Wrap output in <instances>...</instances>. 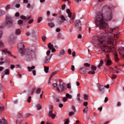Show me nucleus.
Wrapping results in <instances>:
<instances>
[{
	"instance_id": "1",
	"label": "nucleus",
	"mask_w": 124,
	"mask_h": 124,
	"mask_svg": "<svg viewBox=\"0 0 124 124\" xmlns=\"http://www.w3.org/2000/svg\"><path fill=\"white\" fill-rule=\"evenodd\" d=\"M94 44L97 45L103 52L110 53L112 47H109L107 45L109 44L113 45L114 44V39L108 33H103L97 36L96 38L94 41Z\"/></svg>"
},
{
	"instance_id": "2",
	"label": "nucleus",
	"mask_w": 124,
	"mask_h": 124,
	"mask_svg": "<svg viewBox=\"0 0 124 124\" xmlns=\"http://www.w3.org/2000/svg\"><path fill=\"white\" fill-rule=\"evenodd\" d=\"M95 22L96 23L97 26L100 30H105L108 27V24L106 23V20L103 14L97 13L95 18Z\"/></svg>"
},
{
	"instance_id": "3",
	"label": "nucleus",
	"mask_w": 124,
	"mask_h": 124,
	"mask_svg": "<svg viewBox=\"0 0 124 124\" xmlns=\"http://www.w3.org/2000/svg\"><path fill=\"white\" fill-rule=\"evenodd\" d=\"M102 13L104 16L106 21L110 22V21L113 19V13L112 12L111 9H110L108 6L106 5L103 7Z\"/></svg>"
},
{
	"instance_id": "4",
	"label": "nucleus",
	"mask_w": 124,
	"mask_h": 124,
	"mask_svg": "<svg viewBox=\"0 0 124 124\" xmlns=\"http://www.w3.org/2000/svg\"><path fill=\"white\" fill-rule=\"evenodd\" d=\"M15 25L13 18L10 16H7L6 18V21L3 24V27H7L8 29L12 28Z\"/></svg>"
},
{
	"instance_id": "5",
	"label": "nucleus",
	"mask_w": 124,
	"mask_h": 124,
	"mask_svg": "<svg viewBox=\"0 0 124 124\" xmlns=\"http://www.w3.org/2000/svg\"><path fill=\"white\" fill-rule=\"evenodd\" d=\"M59 84L57 86L56 90L57 92H59V93H62V92H63L64 91V89H65V87L66 86V85H65V83L62 82V79H59Z\"/></svg>"
},
{
	"instance_id": "6",
	"label": "nucleus",
	"mask_w": 124,
	"mask_h": 124,
	"mask_svg": "<svg viewBox=\"0 0 124 124\" xmlns=\"http://www.w3.org/2000/svg\"><path fill=\"white\" fill-rule=\"evenodd\" d=\"M66 11V13L68 14V17L69 18V23H70V24H73L74 21H75V17L72 16V13H71L70 9H67Z\"/></svg>"
},
{
	"instance_id": "7",
	"label": "nucleus",
	"mask_w": 124,
	"mask_h": 124,
	"mask_svg": "<svg viewBox=\"0 0 124 124\" xmlns=\"http://www.w3.org/2000/svg\"><path fill=\"white\" fill-rule=\"evenodd\" d=\"M26 58H27V59H29V60H31V59H33V58H35V51L32 50H29L26 54Z\"/></svg>"
},
{
	"instance_id": "8",
	"label": "nucleus",
	"mask_w": 124,
	"mask_h": 124,
	"mask_svg": "<svg viewBox=\"0 0 124 124\" xmlns=\"http://www.w3.org/2000/svg\"><path fill=\"white\" fill-rule=\"evenodd\" d=\"M17 47L19 53H20L22 56L25 55V46L24 44L22 43L18 44Z\"/></svg>"
},
{
	"instance_id": "9",
	"label": "nucleus",
	"mask_w": 124,
	"mask_h": 124,
	"mask_svg": "<svg viewBox=\"0 0 124 124\" xmlns=\"http://www.w3.org/2000/svg\"><path fill=\"white\" fill-rule=\"evenodd\" d=\"M75 27L78 31H81L82 30V24H81V20H77L75 22Z\"/></svg>"
},
{
	"instance_id": "10",
	"label": "nucleus",
	"mask_w": 124,
	"mask_h": 124,
	"mask_svg": "<svg viewBox=\"0 0 124 124\" xmlns=\"http://www.w3.org/2000/svg\"><path fill=\"white\" fill-rule=\"evenodd\" d=\"M31 35V36L32 37V40L34 41H35L36 39H37V35L35 33V31L32 30L31 33H30V32H27L26 33L27 36H30V35Z\"/></svg>"
},
{
	"instance_id": "11",
	"label": "nucleus",
	"mask_w": 124,
	"mask_h": 124,
	"mask_svg": "<svg viewBox=\"0 0 124 124\" xmlns=\"http://www.w3.org/2000/svg\"><path fill=\"white\" fill-rule=\"evenodd\" d=\"M49 108H50V110L48 112V117H50V118H51V119H55V118H56V115L55 113H53V106L49 105Z\"/></svg>"
},
{
	"instance_id": "12",
	"label": "nucleus",
	"mask_w": 124,
	"mask_h": 124,
	"mask_svg": "<svg viewBox=\"0 0 124 124\" xmlns=\"http://www.w3.org/2000/svg\"><path fill=\"white\" fill-rule=\"evenodd\" d=\"M61 19V20H59L58 21V24L59 25H62V24L63 23L64 21H69V18H65V17H64V16L63 15H62L60 16Z\"/></svg>"
},
{
	"instance_id": "13",
	"label": "nucleus",
	"mask_w": 124,
	"mask_h": 124,
	"mask_svg": "<svg viewBox=\"0 0 124 124\" xmlns=\"http://www.w3.org/2000/svg\"><path fill=\"white\" fill-rule=\"evenodd\" d=\"M97 87L99 89V93H104V91H105V86H104V85H98Z\"/></svg>"
},
{
	"instance_id": "14",
	"label": "nucleus",
	"mask_w": 124,
	"mask_h": 124,
	"mask_svg": "<svg viewBox=\"0 0 124 124\" xmlns=\"http://www.w3.org/2000/svg\"><path fill=\"white\" fill-rule=\"evenodd\" d=\"M47 47L49 50H51L52 53L56 52V49L54 48V46L51 44V43H48L47 45Z\"/></svg>"
},
{
	"instance_id": "15",
	"label": "nucleus",
	"mask_w": 124,
	"mask_h": 124,
	"mask_svg": "<svg viewBox=\"0 0 124 124\" xmlns=\"http://www.w3.org/2000/svg\"><path fill=\"white\" fill-rule=\"evenodd\" d=\"M52 56H47L44 59L43 62L45 63H48V62H50V60H51V58Z\"/></svg>"
},
{
	"instance_id": "16",
	"label": "nucleus",
	"mask_w": 124,
	"mask_h": 124,
	"mask_svg": "<svg viewBox=\"0 0 124 124\" xmlns=\"http://www.w3.org/2000/svg\"><path fill=\"white\" fill-rule=\"evenodd\" d=\"M87 70H88V69L86 67H82L79 69V71L81 74H85L87 72Z\"/></svg>"
},
{
	"instance_id": "17",
	"label": "nucleus",
	"mask_w": 124,
	"mask_h": 124,
	"mask_svg": "<svg viewBox=\"0 0 124 124\" xmlns=\"http://www.w3.org/2000/svg\"><path fill=\"white\" fill-rule=\"evenodd\" d=\"M3 54H5V55H10V56H12V54H11V52L8 51L7 49H4L2 50V54L3 55Z\"/></svg>"
},
{
	"instance_id": "18",
	"label": "nucleus",
	"mask_w": 124,
	"mask_h": 124,
	"mask_svg": "<svg viewBox=\"0 0 124 124\" xmlns=\"http://www.w3.org/2000/svg\"><path fill=\"white\" fill-rule=\"evenodd\" d=\"M9 70L6 69L5 71L3 72L1 74V78L3 79V77H4V75H9Z\"/></svg>"
},
{
	"instance_id": "19",
	"label": "nucleus",
	"mask_w": 124,
	"mask_h": 124,
	"mask_svg": "<svg viewBox=\"0 0 124 124\" xmlns=\"http://www.w3.org/2000/svg\"><path fill=\"white\" fill-rule=\"evenodd\" d=\"M105 62L106 65L107 66L111 65L112 64V61L109 59V58H108V59L105 60Z\"/></svg>"
},
{
	"instance_id": "20",
	"label": "nucleus",
	"mask_w": 124,
	"mask_h": 124,
	"mask_svg": "<svg viewBox=\"0 0 124 124\" xmlns=\"http://www.w3.org/2000/svg\"><path fill=\"white\" fill-rule=\"evenodd\" d=\"M119 54L122 56V58L124 59V47H122L120 50H119Z\"/></svg>"
},
{
	"instance_id": "21",
	"label": "nucleus",
	"mask_w": 124,
	"mask_h": 124,
	"mask_svg": "<svg viewBox=\"0 0 124 124\" xmlns=\"http://www.w3.org/2000/svg\"><path fill=\"white\" fill-rule=\"evenodd\" d=\"M65 53V51H64V50L62 49L60 51L59 54H58V56L59 57H62V56H63Z\"/></svg>"
},
{
	"instance_id": "22",
	"label": "nucleus",
	"mask_w": 124,
	"mask_h": 124,
	"mask_svg": "<svg viewBox=\"0 0 124 124\" xmlns=\"http://www.w3.org/2000/svg\"><path fill=\"white\" fill-rule=\"evenodd\" d=\"M0 124H7V120L5 119L0 120Z\"/></svg>"
},
{
	"instance_id": "23",
	"label": "nucleus",
	"mask_w": 124,
	"mask_h": 124,
	"mask_svg": "<svg viewBox=\"0 0 124 124\" xmlns=\"http://www.w3.org/2000/svg\"><path fill=\"white\" fill-rule=\"evenodd\" d=\"M35 68V66H32L31 67H27L29 72H31V71H32L33 69H34Z\"/></svg>"
},
{
	"instance_id": "24",
	"label": "nucleus",
	"mask_w": 124,
	"mask_h": 124,
	"mask_svg": "<svg viewBox=\"0 0 124 124\" xmlns=\"http://www.w3.org/2000/svg\"><path fill=\"white\" fill-rule=\"evenodd\" d=\"M48 26L51 29H52V28H55V24L53 22L48 23Z\"/></svg>"
},
{
	"instance_id": "25",
	"label": "nucleus",
	"mask_w": 124,
	"mask_h": 124,
	"mask_svg": "<svg viewBox=\"0 0 124 124\" xmlns=\"http://www.w3.org/2000/svg\"><path fill=\"white\" fill-rule=\"evenodd\" d=\"M104 63V62L102 60H100V63L98 65V68H99V69H100V67L102 66V64H103Z\"/></svg>"
},
{
	"instance_id": "26",
	"label": "nucleus",
	"mask_w": 124,
	"mask_h": 124,
	"mask_svg": "<svg viewBox=\"0 0 124 124\" xmlns=\"http://www.w3.org/2000/svg\"><path fill=\"white\" fill-rule=\"evenodd\" d=\"M80 96H81V94L80 93L78 94L77 100H78L79 103H81V102H82V101H81V100L80 99Z\"/></svg>"
},
{
	"instance_id": "27",
	"label": "nucleus",
	"mask_w": 124,
	"mask_h": 124,
	"mask_svg": "<svg viewBox=\"0 0 124 124\" xmlns=\"http://www.w3.org/2000/svg\"><path fill=\"white\" fill-rule=\"evenodd\" d=\"M44 70L46 73H48L49 72V67L44 66Z\"/></svg>"
},
{
	"instance_id": "28",
	"label": "nucleus",
	"mask_w": 124,
	"mask_h": 124,
	"mask_svg": "<svg viewBox=\"0 0 124 124\" xmlns=\"http://www.w3.org/2000/svg\"><path fill=\"white\" fill-rule=\"evenodd\" d=\"M120 33H121V31H117L116 33L114 34V36L115 37H117V38H119V36H120Z\"/></svg>"
},
{
	"instance_id": "29",
	"label": "nucleus",
	"mask_w": 124,
	"mask_h": 124,
	"mask_svg": "<svg viewBox=\"0 0 124 124\" xmlns=\"http://www.w3.org/2000/svg\"><path fill=\"white\" fill-rule=\"evenodd\" d=\"M42 20H43V18H42V17H41V16L39 17L37 20V23L38 24L40 23V22H41V21H42Z\"/></svg>"
},
{
	"instance_id": "30",
	"label": "nucleus",
	"mask_w": 124,
	"mask_h": 124,
	"mask_svg": "<svg viewBox=\"0 0 124 124\" xmlns=\"http://www.w3.org/2000/svg\"><path fill=\"white\" fill-rule=\"evenodd\" d=\"M66 98H68V99H71L72 98V96L70 95L69 93L66 94Z\"/></svg>"
},
{
	"instance_id": "31",
	"label": "nucleus",
	"mask_w": 124,
	"mask_h": 124,
	"mask_svg": "<svg viewBox=\"0 0 124 124\" xmlns=\"http://www.w3.org/2000/svg\"><path fill=\"white\" fill-rule=\"evenodd\" d=\"M16 34L19 35L21 34V30L20 29H16Z\"/></svg>"
},
{
	"instance_id": "32",
	"label": "nucleus",
	"mask_w": 124,
	"mask_h": 124,
	"mask_svg": "<svg viewBox=\"0 0 124 124\" xmlns=\"http://www.w3.org/2000/svg\"><path fill=\"white\" fill-rule=\"evenodd\" d=\"M57 73L58 71H55L53 72L50 76V79H52V77H53V76H54V75H56V74H57Z\"/></svg>"
},
{
	"instance_id": "33",
	"label": "nucleus",
	"mask_w": 124,
	"mask_h": 124,
	"mask_svg": "<svg viewBox=\"0 0 124 124\" xmlns=\"http://www.w3.org/2000/svg\"><path fill=\"white\" fill-rule=\"evenodd\" d=\"M83 98L85 100H88L89 98V96L88 95V94H84L83 95Z\"/></svg>"
},
{
	"instance_id": "34",
	"label": "nucleus",
	"mask_w": 124,
	"mask_h": 124,
	"mask_svg": "<svg viewBox=\"0 0 124 124\" xmlns=\"http://www.w3.org/2000/svg\"><path fill=\"white\" fill-rule=\"evenodd\" d=\"M114 57H115V61L119 62V58L118 57V54L115 53L114 54Z\"/></svg>"
},
{
	"instance_id": "35",
	"label": "nucleus",
	"mask_w": 124,
	"mask_h": 124,
	"mask_svg": "<svg viewBox=\"0 0 124 124\" xmlns=\"http://www.w3.org/2000/svg\"><path fill=\"white\" fill-rule=\"evenodd\" d=\"M41 93V88H38L36 91V93L37 94L40 93Z\"/></svg>"
},
{
	"instance_id": "36",
	"label": "nucleus",
	"mask_w": 124,
	"mask_h": 124,
	"mask_svg": "<svg viewBox=\"0 0 124 124\" xmlns=\"http://www.w3.org/2000/svg\"><path fill=\"white\" fill-rule=\"evenodd\" d=\"M96 67H95V66H94V65H92V66H91V69H92V71H95L96 70Z\"/></svg>"
},
{
	"instance_id": "37",
	"label": "nucleus",
	"mask_w": 124,
	"mask_h": 124,
	"mask_svg": "<svg viewBox=\"0 0 124 124\" xmlns=\"http://www.w3.org/2000/svg\"><path fill=\"white\" fill-rule=\"evenodd\" d=\"M88 74H92V75H93V74H95V72L94 71H90L88 72Z\"/></svg>"
},
{
	"instance_id": "38",
	"label": "nucleus",
	"mask_w": 124,
	"mask_h": 124,
	"mask_svg": "<svg viewBox=\"0 0 124 124\" xmlns=\"http://www.w3.org/2000/svg\"><path fill=\"white\" fill-rule=\"evenodd\" d=\"M83 65L85 66V67H90V66H91V64L89 63H85Z\"/></svg>"
},
{
	"instance_id": "39",
	"label": "nucleus",
	"mask_w": 124,
	"mask_h": 124,
	"mask_svg": "<svg viewBox=\"0 0 124 124\" xmlns=\"http://www.w3.org/2000/svg\"><path fill=\"white\" fill-rule=\"evenodd\" d=\"M75 112L74 111H71L69 113V117H72V116H73V115H74Z\"/></svg>"
},
{
	"instance_id": "40",
	"label": "nucleus",
	"mask_w": 124,
	"mask_h": 124,
	"mask_svg": "<svg viewBox=\"0 0 124 124\" xmlns=\"http://www.w3.org/2000/svg\"><path fill=\"white\" fill-rule=\"evenodd\" d=\"M36 106L37 107V110H40L42 108L41 106H40L39 104L36 105Z\"/></svg>"
},
{
	"instance_id": "41",
	"label": "nucleus",
	"mask_w": 124,
	"mask_h": 124,
	"mask_svg": "<svg viewBox=\"0 0 124 124\" xmlns=\"http://www.w3.org/2000/svg\"><path fill=\"white\" fill-rule=\"evenodd\" d=\"M88 111V107H86L83 110L84 114H87V112Z\"/></svg>"
},
{
	"instance_id": "42",
	"label": "nucleus",
	"mask_w": 124,
	"mask_h": 124,
	"mask_svg": "<svg viewBox=\"0 0 124 124\" xmlns=\"http://www.w3.org/2000/svg\"><path fill=\"white\" fill-rule=\"evenodd\" d=\"M57 38H59V39L62 38V33H59L58 34Z\"/></svg>"
},
{
	"instance_id": "43",
	"label": "nucleus",
	"mask_w": 124,
	"mask_h": 124,
	"mask_svg": "<svg viewBox=\"0 0 124 124\" xmlns=\"http://www.w3.org/2000/svg\"><path fill=\"white\" fill-rule=\"evenodd\" d=\"M4 47V45L2 42H0V48H3Z\"/></svg>"
},
{
	"instance_id": "44",
	"label": "nucleus",
	"mask_w": 124,
	"mask_h": 124,
	"mask_svg": "<svg viewBox=\"0 0 124 124\" xmlns=\"http://www.w3.org/2000/svg\"><path fill=\"white\" fill-rule=\"evenodd\" d=\"M20 18L22 19V20H26L27 19V17L25 16H20Z\"/></svg>"
},
{
	"instance_id": "45",
	"label": "nucleus",
	"mask_w": 124,
	"mask_h": 124,
	"mask_svg": "<svg viewBox=\"0 0 124 124\" xmlns=\"http://www.w3.org/2000/svg\"><path fill=\"white\" fill-rule=\"evenodd\" d=\"M52 86L54 88H58V86H59V85H58V83H55L52 84Z\"/></svg>"
},
{
	"instance_id": "46",
	"label": "nucleus",
	"mask_w": 124,
	"mask_h": 124,
	"mask_svg": "<svg viewBox=\"0 0 124 124\" xmlns=\"http://www.w3.org/2000/svg\"><path fill=\"white\" fill-rule=\"evenodd\" d=\"M42 39L43 41V42H45V40H46V36L43 35L42 36Z\"/></svg>"
},
{
	"instance_id": "47",
	"label": "nucleus",
	"mask_w": 124,
	"mask_h": 124,
	"mask_svg": "<svg viewBox=\"0 0 124 124\" xmlns=\"http://www.w3.org/2000/svg\"><path fill=\"white\" fill-rule=\"evenodd\" d=\"M22 114H21V113H18L17 115V119H21V118H22Z\"/></svg>"
},
{
	"instance_id": "48",
	"label": "nucleus",
	"mask_w": 124,
	"mask_h": 124,
	"mask_svg": "<svg viewBox=\"0 0 124 124\" xmlns=\"http://www.w3.org/2000/svg\"><path fill=\"white\" fill-rule=\"evenodd\" d=\"M23 20H19L18 21L17 23L18 25H22V24H23Z\"/></svg>"
},
{
	"instance_id": "49",
	"label": "nucleus",
	"mask_w": 124,
	"mask_h": 124,
	"mask_svg": "<svg viewBox=\"0 0 124 124\" xmlns=\"http://www.w3.org/2000/svg\"><path fill=\"white\" fill-rule=\"evenodd\" d=\"M4 110V108H3V107L0 106V113H1Z\"/></svg>"
},
{
	"instance_id": "50",
	"label": "nucleus",
	"mask_w": 124,
	"mask_h": 124,
	"mask_svg": "<svg viewBox=\"0 0 124 124\" xmlns=\"http://www.w3.org/2000/svg\"><path fill=\"white\" fill-rule=\"evenodd\" d=\"M72 109H73V110H74V113H76L77 110H76V108H75V106H72Z\"/></svg>"
},
{
	"instance_id": "51",
	"label": "nucleus",
	"mask_w": 124,
	"mask_h": 124,
	"mask_svg": "<svg viewBox=\"0 0 124 124\" xmlns=\"http://www.w3.org/2000/svg\"><path fill=\"white\" fill-rule=\"evenodd\" d=\"M71 69L73 71H75V66H74V65H72Z\"/></svg>"
},
{
	"instance_id": "52",
	"label": "nucleus",
	"mask_w": 124,
	"mask_h": 124,
	"mask_svg": "<svg viewBox=\"0 0 124 124\" xmlns=\"http://www.w3.org/2000/svg\"><path fill=\"white\" fill-rule=\"evenodd\" d=\"M116 78H117V76L116 75H112V77L111 78L112 79H116Z\"/></svg>"
},
{
	"instance_id": "53",
	"label": "nucleus",
	"mask_w": 124,
	"mask_h": 124,
	"mask_svg": "<svg viewBox=\"0 0 124 124\" xmlns=\"http://www.w3.org/2000/svg\"><path fill=\"white\" fill-rule=\"evenodd\" d=\"M31 101V96H29L28 97L27 101L29 102V103H30Z\"/></svg>"
},
{
	"instance_id": "54",
	"label": "nucleus",
	"mask_w": 124,
	"mask_h": 124,
	"mask_svg": "<svg viewBox=\"0 0 124 124\" xmlns=\"http://www.w3.org/2000/svg\"><path fill=\"white\" fill-rule=\"evenodd\" d=\"M47 21H48V22H53V21H54V18H47Z\"/></svg>"
},
{
	"instance_id": "55",
	"label": "nucleus",
	"mask_w": 124,
	"mask_h": 124,
	"mask_svg": "<svg viewBox=\"0 0 124 124\" xmlns=\"http://www.w3.org/2000/svg\"><path fill=\"white\" fill-rule=\"evenodd\" d=\"M36 89V88L35 87H34L33 89L32 90L31 92V94H33V93H34V92H35V90Z\"/></svg>"
},
{
	"instance_id": "56",
	"label": "nucleus",
	"mask_w": 124,
	"mask_h": 124,
	"mask_svg": "<svg viewBox=\"0 0 124 124\" xmlns=\"http://www.w3.org/2000/svg\"><path fill=\"white\" fill-rule=\"evenodd\" d=\"M114 71H115V72L116 73H121V70L120 69H117V70H114Z\"/></svg>"
},
{
	"instance_id": "57",
	"label": "nucleus",
	"mask_w": 124,
	"mask_h": 124,
	"mask_svg": "<svg viewBox=\"0 0 124 124\" xmlns=\"http://www.w3.org/2000/svg\"><path fill=\"white\" fill-rule=\"evenodd\" d=\"M33 19H31L30 21H28V24H31L33 22Z\"/></svg>"
},
{
	"instance_id": "58",
	"label": "nucleus",
	"mask_w": 124,
	"mask_h": 124,
	"mask_svg": "<svg viewBox=\"0 0 124 124\" xmlns=\"http://www.w3.org/2000/svg\"><path fill=\"white\" fill-rule=\"evenodd\" d=\"M9 8H10V5H7L6 6L5 9H6V10H8V9H9Z\"/></svg>"
},
{
	"instance_id": "59",
	"label": "nucleus",
	"mask_w": 124,
	"mask_h": 124,
	"mask_svg": "<svg viewBox=\"0 0 124 124\" xmlns=\"http://www.w3.org/2000/svg\"><path fill=\"white\" fill-rule=\"evenodd\" d=\"M83 105L84 106H85V107H87V106H88V102H84Z\"/></svg>"
},
{
	"instance_id": "60",
	"label": "nucleus",
	"mask_w": 124,
	"mask_h": 124,
	"mask_svg": "<svg viewBox=\"0 0 124 124\" xmlns=\"http://www.w3.org/2000/svg\"><path fill=\"white\" fill-rule=\"evenodd\" d=\"M68 53L69 55H71V54H72L71 49H68Z\"/></svg>"
},
{
	"instance_id": "61",
	"label": "nucleus",
	"mask_w": 124,
	"mask_h": 124,
	"mask_svg": "<svg viewBox=\"0 0 124 124\" xmlns=\"http://www.w3.org/2000/svg\"><path fill=\"white\" fill-rule=\"evenodd\" d=\"M50 53H51V51L47 50L46 52V55L47 56H50Z\"/></svg>"
},
{
	"instance_id": "62",
	"label": "nucleus",
	"mask_w": 124,
	"mask_h": 124,
	"mask_svg": "<svg viewBox=\"0 0 124 124\" xmlns=\"http://www.w3.org/2000/svg\"><path fill=\"white\" fill-rule=\"evenodd\" d=\"M31 3H28L27 5V8H31Z\"/></svg>"
},
{
	"instance_id": "63",
	"label": "nucleus",
	"mask_w": 124,
	"mask_h": 124,
	"mask_svg": "<svg viewBox=\"0 0 124 124\" xmlns=\"http://www.w3.org/2000/svg\"><path fill=\"white\" fill-rule=\"evenodd\" d=\"M69 119H67L66 120V121L64 122V124H68L69 122Z\"/></svg>"
},
{
	"instance_id": "64",
	"label": "nucleus",
	"mask_w": 124,
	"mask_h": 124,
	"mask_svg": "<svg viewBox=\"0 0 124 124\" xmlns=\"http://www.w3.org/2000/svg\"><path fill=\"white\" fill-rule=\"evenodd\" d=\"M108 101V97H106L105 99V100H104L105 103H106Z\"/></svg>"
}]
</instances>
